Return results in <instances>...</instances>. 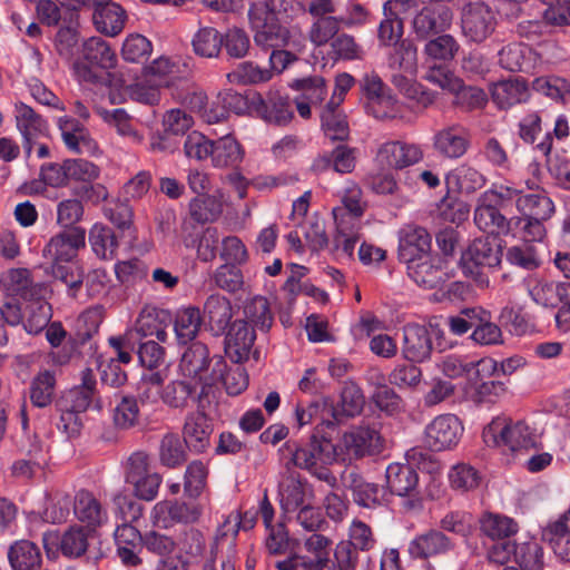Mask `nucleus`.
<instances>
[{
    "instance_id": "obj_1",
    "label": "nucleus",
    "mask_w": 570,
    "mask_h": 570,
    "mask_svg": "<svg viewBox=\"0 0 570 570\" xmlns=\"http://www.w3.org/2000/svg\"><path fill=\"white\" fill-rule=\"evenodd\" d=\"M285 448L291 454L289 463L294 466L308 471L331 487L336 483V478L326 468L337 461L334 443L318 430L304 442H286Z\"/></svg>"
},
{
    "instance_id": "obj_2",
    "label": "nucleus",
    "mask_w": 570,
    "mask_h": 570,
    "mask_svg": "<svg viewBox=\"0 0 570 570\" xmlns=\"http://www.w3.org/2000/svg\"><path fill=\"white\" fill-rule=\"evenodd\" d=\"M502 261V249L494 238H475L462 253L459 265L463 274L473 279L479 288H488L490 279L487 271L498 267Z\"/></svg>"
},
{
    "instance_id": "obj_3",
    "label": "nucleus",
    "mask_w": 570,
    "mask_h": 570,
    "mask_svg": "<svg viewBox=\"0 0 570 570\" xmlns=\"http://www.w3.org/2000/svg\"><path fill=\"white\" fill-rule=\"evenodd\" d=\"M116 55L100 37H91L81 48V59L75 62V71L82 81L111 85L112 75L108 69L115 67Z\"/></svg>"
},
{
    "instance_id": "obj_4",
    "label": "nucleus",
    "mask_w": 570,
    "mask_h": 570,
    "mask_svg": "<svg viewBox=\"0 0 570 570\" xmlns=\"http://www.w3.org/2000/svg\"><path fill=\"white\" fill-rule=\"evenodd\" d=\"M334 448L337 461L351 463L380 454L384 449V438L377 424L361 423L345 431Z\"/></svg>"
},
{
    "instance_id": "obj_5",
    "label": "nucleus",
    "mask_w": 570,
    "mask_h": 570,
    "mask_svg": "<svg viewBox=\"0 0 570 570\" xmlns=\"http://www.w3.org/2000/svg\"><path fill=\"white\" fill-rule=\"evenodd\" d=\"M484 443L491 448H507L512 453L533 448L535 434L524 422H508L505 417H494L482 432Z\"/></svg>"
},
{
    "instance_id": "obj_6",
    "label": "nucleus",
    "mask_w": 570,
    "mask_h": 570,
    "mask_svg": "<svg viewBox=\"0 0 570 570\" xmlns=\"http://www.w3.org/2000/svg\"><path fill=\"white\" fill-rule=\"evenodd\" d=\"M262 4H252L248 10L254 43L264 51L285 47H299L301 39L296 38L288 28L278 23L277 19L267 18Z\"/></svg>"
},
{
    "instance_id": "obj_7",
    "label": "nucleus",
    "mask_w": 570,
    "mask_h": 570,
    "mask_svg": "<svg viewBox=\"0 0 570 570\" xmlns=\"http://www.w3.org/2000/svg\"><path fill=\"white\" fill-rule=\"evenodd\" d=\"M203 514V507L196 500H163L150 511V522L159 529H170L176 524L196 523Z\"/></svg>"
},
{
    "instance_id": "obj_8",
    "label": "nucleus",
    "mask_w": 570,
    "mask_h": 570,
    "mask_svg": "<svg viewBox=\"0 0 570 570\" xmlns=\"http://www.w3.org/2000/svg\"><path fill=\"white\" fill-rule=\"evenodd\" d=\"M453 10L443 3H429L415 12L411 29L417 40L446 32L453 24Z\"/></svg>"
},
{
    "instance_id": "obj_9",
    "label": "nucleus",
    "mask_w": 570,
    "mask_h": 570,
    "mask_svg": "<svg viewBox=\"0 0 570 570\" xmlns=\"http://www.w3.org/2000/svg\"><path fill=\"white\" fill-rule=\"evenodd\" d=\"M204 394L205 386H202L197 396V410L186 415L181 431L185 445L194 453H203L209 448L214 431L213 422L205 413Z\"/></svg>"
},
{
    "instance_id": "obj_10",
    "label": "nucleus",
    "mask_w": 570,
    "mask_h": 570,
    "mask_svg": "<svg viewBox=\"0 0 570 570\" xmlns=\"http://www.w3.org/2000/svg\"><path fill=\"white\" fill-rule=\"evenodd\" d=\"M463 430V425L456 415H438L425 426V445L432 451L451 450L459 443Z\"/></svg>"
},
{
    "instance_id": "obj_11",
    "label": "nucleus",
    "mask_w": 570,
    "mask_h": 570,
    "mask_svg": "<svg viewBox=\"0 0 570 570\" xmlns=\"http://www.w3.org/2000/svg\"><path fill=\"white\" fill-rule=\"evenodd\" d=\"M73 6L92 9V21L96 29L106 36L120 33L127 19L126 11L111 0H70Z\"/></svg>"
},
{
    "instance_id": "obj_12",
    "label": "nucleus",
    "mask_w": 570,
    "mask_h": 570,
    "mask_svg": "<svg viewBox=\"0 0 570 570\" xmlns=\"http://www.w3.org/2000/svg\"><path fill=\"white\" fill-rule=\"evenodd\" d=\"M463 35L473 42H482L494 30L495 17L484 2H471L462 11Z\"/></svg>"
},
{
    "instance_id": "obj_13",
    "label": "nucleus",
    "mask_w": 570,
    "mask_h": 570,
    "mask_svg": "<svg viewBox=\"0 0 570 570\" xmlns=\"http://www.w3.org/2000/svg\"><path fill=\"white\" fill-rule=\"evenodd\" d=\"M17 128L22 137V147L26 157L29 158L36 142L47 138L49 127L47 121L28 105L20 102L16 105Z\"/></svg>"
},
{
    "instance_id": "obj_14",
    "label": "nucleus",
    "mask_w": 570,
    "mask_h": 570,
    "mask_svg": "<svg viewBox=\"0 0 570 570\" xmlns=\"http://www.w3.org/2000/svg\"><path fill=\"white\" fill-rule=\"evenodd\" d=\"M85 229L70 228L51 237L42 254L49 263L69 262L76 258L78 250L85 247Z\"/></svg>"
},
{
    "instance_id": "obj_15",
    "label": "nucleus",
    "mask_w": 570,
    "mask_h": 570,
    "mask_svg": "<svg viewBox=\"0 0 570 570\" xmlns=\"http://www.w3.org/2000/svg\"><path fill=\"white\" fill-rule=\"evenodd\" d=\"M423 153L419 146L402 141H387L381 145L376 161L383 169H402L419 163Z\"/></svg>"
},
{
    "instance_id": "obj_16",
    "label": "nucleus",
    "mask_w": 570,
    "mask_h": 570,
    "mask_svg": "<svg viewBox=\"0 0 570 570\" xmlns=\"http://www.w3.org/2000/svg\"><path fill=\"white\" fill-rule=\"evenodd\" d=\"M116 552L125 567H138L142 563L139 552L144 548V533L132 524L120 523L114 531Z\"/></svg>"
},
{
    "instance_id": "obj_17",
    "label": "nucleus",
    "mask_w": 570,
    "mask_h": 570,
    "mask_svg": "<svg viewBox=\"0 0 570 570\" xmlns=\"http://www.w3.org/2000/svg\"><path fill=\"white\" fill-rule=\"evenodd\" d=\"M252 112L269 124L286 125L293 118L289 101L277 92H269L264 98L259 92H253Z\"/></svg>"
},
{
    "instance_id": "obj_18",
    "label": "nucleus",
    "mask_w": 570,
    "mask_h": 570,
    "mask_svg": "<svg viewBox=\"0 0 570 570\" xmlns=\"http://www.w3.org/2000/svg\"><path fill=\"white\" fill-rule=\"evenodd\" d=\"M454 549V542L441 530H429L410 541L409 554L414 559L445 556Z\"/></svg>"
},
{
    "instance_id": "obj_19",
    "label": "nucleus",
    "mask_w": 570,
    "mask_h": 570,
    "mask_svg": "<svg viewBox=\"0 0 570 570\" xmlns=\"http://www.w3.org/2000/svg\"><path fill=\"white\" fill-rule=\"evenodd\" d=\"M433 350L432 337L425 325L411 323L403 327V356L421 363L430 358Z\"/></svg>"
},
{
    "instance_id": "obj_20",
    "label": "nucleus",
    "mask_w": 570,
    "mask_h": 570,
    "mask_svg": "<svg viewBox=\"0 0 570 570\" xmlns=\"http://www.w3.org/2000/svg\"><path fill=\"white\" fill-rule=\"evenodd\" d=\"M431 235L421 226L406 225L399 232V259L411 262L413 258L430 254Z\"/></svg>"
},
{
    "instance_id": "obj_21",
    "label": "nucleus",
    "mask_w": 570,
    "mask_h": 570,
    "mask_svg": "<svg viewBox=\"0 0 570 570\" xmlns=\"http://www.w3.org/2000/svg\"><path fill=\"white\" fill-rule=\"evenodd\" d=\"M256 335L246 321H235L226 337L225 352L234 363H242L249 357Z\"/></svg>"
},
{
    "instance_id": "obj_22",
    "label": "nucleus",
    "mask_w": 570,
    "mask_h": 570,
    "mask_svg": "<svg viewBox=\"0 0 570 570\" xmlns=\"http://www.w3.org/2000/svg\"><path fill=\"white\" fill-rule=\"evenodd\" d=\"M96 377L91 368L81 371V384L68 390L58 403L59 409L83 413L90 406L96 392Z\"/></svg>"
},
{
    "instance_id": "obj_23",
    "label": "nucleus",
    "mask_w": 570,
    "mask_h": 570,
    "mask_svg": "<svg viewBox=\"0 0 570 570\" xmlns=\"http://www.w3.org/2000/svg\"><path fill=\"white\" fill-rule=\"evenodd\" d=\"M532 193L520 195L517 198V209L522 217H534L537 219H549L554 213V204L543 189H540L534 181H527Z\"/></svg>"
},
{
    "instance_id": "obj_24",
    "label": "nucleus",
    "mask_w": 570,
    "mask_h": 570,
    "mask_svg": "<svg viewBox=\"0 0 570 570\" xmlns=\"http://www.w3.org/2000/svg\"><path fill=\"white\" fill-rule=\"evenodd\" d=\"M210 361L208 347L202 342H195L183 353L178 370L184 377L206 382Z\"/></svg>"
},
{
    "instance_id": "obj_25",
    "label": "nucleus",
    "mask_w": 570,
    "mask_h": 570,
    "mask_svg": "<svg viewBox=\"0 0 570 570\" xmlns=\"http://www.w3.org/2000/svg\"><path fill=\"white\" fill-rule=\"evenodd\" d=\"M470 146V134L462 125L453 124L434 136L435 149L445 157L460 158Z\"/></svg>"
},
{
    "instance_id": "obj_26",
    "label": "nucleus",
    "mask_w": 570,
    "mask_h": 570,
    "mask_svg": "<svg viewBox=\"0 0 570 570\" xmlns=\"http://www.w3.org/2000/svg\"><path fill=\"white\" fill-rule=\"evenodd\" d=\"M474 223L480 230L488 234L508 235L513 230V219H507L493 203L479 198L474 210Z\"/></svg>"
},
{
    "instance_id": "obj_27",
    "label": "nucleus",
    "mask_w": 570,
    "mask_h": 570,
    "mask_svg": "<svg viewBox=\"0 0 570 570\" xmlns=\"http://www.w3.org/2000/svg\"><path fill=\"white\" fill-rule=\"evenodd\" d=\"M342 483L352 492L353 500L357 505L373 509L381 504L379 485L366 482L355 470L345 472L342 475Z\"/></svg>"
},
{
    "instance_id": "obj_28",
    "label": "nucleus",
    "mask_w": 570,
    "mask_h": 570,
    "mask_svg": "<svg viewBox=\"0 0 570 570\" xmlns=\"http://www.w3.org/2000/svg\"><path fill=\"white\" fill-rule=\"evenodd\" d=\"M386 487L399 497H414L419 483L416 471L409 464L391 463L386 468Z\"/></svg>"
},
{
    "instance_id": "obj_29",
    "label": "nucleus",
    "mask_w": 570,
    "mask_h": 570,
    "mask_svg": "<svg viewBox=\"0 0 570 570\" xmlns=\"http://www.w3.org/2000/svg\"><path fill=\"white\" fill-rule=\"evenodd\" d=\"M436 262L438 259L429 254L404 263L411 279L425 288H434L443 282V272Z\"/></svg>"
},
{
    "instance_id": "obj_30",
    "label": "nucleus",
    "mask_w": 570,
    "mask_h": 570,
    "mask_svg": "<svg viewBox=\"0 0 570 570\" xmlns=\"http://www.w3.org/2000/svg\"><path fill=\"white\" fill-rule=\"evenodd\" d=\"M500 66L511 72H529L535 63V53L524 43H509L499 51Z\"/></svg>"
},
{
    "instance_id": "obj_31",
    "label": "nucleus",
    "mask_w": 570,
    "mask_h": 570,
    "mask_svg": "<svg viewBox=\"0 0 570 570\" xmlns=\"http://www.w3.org/2000/svg\"><path fill=\"white\" fill-rule=\"evenodd\" d=\"M8 560L12 570H39L42 554L35 542L18 540L9 547Z\"/></svg>"
},
{
    "instance_id": "obj_32",
    "label": "nucleus",
    "mask_w": 570,
    "mask_h": 570,
    "mask_svg": "<svg viewBox=\"0 0 570 570\" xmlns=\"http://www.w3.org/2000/svg\"><path fill=\"white\" fill-rule=\"evenodd\" d=\"M203 324L200 309L195 306L179 308L174 318V332L179 344H187L196 338Z\"/></svg>"
},
{
    "instance_id": "obj_33",
    "label": "nucleus",
    "mask_w": 570,
    "mask_h": 570,
    "mask_svg": "<svg viewBox=\"0 0 570 570\" xmlns=\"http://www.w3.org/2000/svg\"><path fill=\"white\" fill-rule=\"evenodd\" d=\"M73 509L76 517L91 528L100 527L108 520L107 511L89 491L77 493Z\"/></svg>"
},
{
    "instance_id": "obj_34",
    "label": "nucleus",
    "mask_w": 570,
    "mask_h": 570,
    "mask_svg": "<svg viewBox=\"0 0 570 570\" xmlns=\"http://www.w3.org/2000/svg\"><path fill=\"white\" fill-rule=\"evenodd\" d=\"M491 97L500 109H508L527 100L528 88L520 79L499 81L492 86Z\"/></svg>"
},
{
    "instance_id": "obj_35",
    "label": "nucleus",
    "mask_w": 570,
    "mask_h": 570,
    "mask_svg": "<svg viewBox=\"0 0 570 570\" xmlns=\"http://www.w3.org/2000/svg\"><path fill=\"white\" fill-rule=\"evenodd\" d=\"M112 423L118 430H130L140 422V409L134 395H116L111 409Z\"/></svg>"
},
{
    "instance_id": "obj_36",
    "label": "nucleus",
    "mask_w": 570,
    "mask_h": 570,
    "mask_svg": "<svg viewBox=\"0 0 570 570\" xmlns=\"http://www.w3.org/2000/svg\"><path fill=\"white\" fill-rule=\"evenodd\" d=\"M204 313L209 326L215 334L224 333L233 317L232 305L225 296L210 295L204 304Z\"/></svg>"
},
{
    "instance_id": "obj_37",
    "label": "nucleus",
    "mask_w": 570,
    "mask_h": 570,
    "mask_svg": "<svg viewBox=\"0 0 570 570\" xmlns=\"http://www.w3.org/2000/svg\"><path fill=\"white\" fill-rule=\"evenodd\" d=\"M58 127L61 138L67 148L73 153L81 154L91 145V138L87 129L76 119L71 117H60Z\"/></svg>"
},
{
    "instance_id": "obj_38",
    "label": "nucleus",
    "mask_w": 570,
    "mask_h": 570,
    "mask_svg": "<svg viewBox=\"0 0 570 570\" xmlns=\"http://www.w3.org/2000/svg\"><path fill=\"white\" fill-rule=\"evenodd\" d=\"M210 157L214 167H234L242 161L243 150L235 138L225 136L213 141Z\"/></svg>"
},
{
    "instance_id": "obj_39",
    "label": "nucleus",
    "mask_w": 570,
    "mask_h": 570,
    "mask_svg": "<svg viewBox=\"0 0 570 570\" xmlns=\"http://www.w3.org/2000/svg\"><path fill=\"white\" fill-rule=\"evenodd\" d=\"M306 484L294 474H289L279 482V502L285 513L295 512L305 505Z\"/></svg>"
},
{
    "instance_id": "obj_40",
    "label": "nucleus",
    "mask_w": 570,
    "mask_h": 570,
    "mask_svg": "<svg viewBox=\"0 0 570 570\" xmlns=\"http://www.w3.org/2000/svg\"><path fill=\"white\" fill-rule=\"evenodd\" d=\"M460 50L456 39L449 33H440L426 40L423 55L433 61H450Z\"/></svg>"
},
{
    "instance_id": "obj_41",
    "label": "nucleus",
    "mask_w": 570,
    "mask_h": 570,
    "mask_svg": "<svg viewBox=\"0 0 570 570\" xmlns=\"http://www.w3.org/2000/svg\"><path fill=\"white\" fill-rule=\"evenodd\" d=\"M222 213L223 203L215 195H200L193 198L189 203V215L199 224L215 222Z\"/></svg>"
},
{
    "instance_id": "obj_42",
    "label": "nucleus",
    "mask_w": 570,
    "mask_h": 570,
    "mask_svg": "<svg viewBox=\"0 0 570 570\" xmlns=\"http://www.w3.org/2000/svg\"><path fill=\"white\" fill-rule=\"evenodd\" d=\"M220 237L217 228L207 227L199 236H187L184 244L187 248H196L197 257L207 263L216 257Z\"/></svg>"
},
{
    "instance_id": "obj_43",
    "label": "nucleus",
    "mask_w": 570,
    "mask_h": 570,
    "mask_svg": "<svg viewBox=\"0 0 570 570\" xmlns=\"http://www.w3.org/2000/svg\"><path fill=\"white\" fill-rule=\"evenodd\" d=\"M197 393V383L187 382L185 380H176L169 382L161 391L160 397L163 402L173 409H184L188 401Z\"/></svg>"
},
{
    "instance_id": "obj_44",
    "label": "nucleus",
    "mask_w": 570,
    "mask_h": 570,
    "mask_svg": "<svg viewBox=\"0 0 570 570\" xmlns=\"http://www.w3.org/2000/svg\"><path fill=\"white\" fill-rule=\"evenodd\" d=\"M52 276L65 283L68 287L69 296L76 298L78 291L83 284V273L78 263L72 259L69 262H51Z\"/></svg>"
},
{
    "instance_id": "obj_45",
    "label": "nucleus",
    "mask_w": 570,
    "mask_h": 570,
    "mask_svg": "<svg viewBox=\"0 0 570 570\" xmlns=\"http://www.w3.org/2000/svg\"><path fill=\"white\" fill-rule=\"evenodd\" d=\"M561 282L535 278L529 283V295L535 304L543 307H556L561 303Z\"/></svg>"
},
{
    "instance_id": "obj_46",
    "label": "nucleus",
    "mask_w": 570,
    "mask_h": 570,
    "mask_svg": "<svg viewBox=\"0 0 570 570\" xmlns=\"http://www.w3.org/2000/svg\"><path fill=\"white\" fill-rule=\"evenodd\" d=\"M389 67L414 76L417 69V48L410 40L396 43L389 56Z\"/></svg>"
},
{
    "instance_id": "obj_47",
    "label": "nucleus",
    "mask_w": 570,
    "mask_h": 570,
    "mask_svg": "<svg viewBox=\"0 0 570 570\" xmlns=\"http://www.w3.org/2000/svg\"><path fill=\"white\" fill-rule=\"evenodd\" d=\"M191 45L197 56L216 58L223 47V36L215 28L203 27L194 35Z\"/></svg>"
},
{
    "instance_id": "obj_48",
    "label": "nucleus",
    "mask_w": 570,
    "mask_h": 570,
    "mask_svg": "<svg viewBox=\"0 0 570 570\" xmlns=\"http://www.w3.org/2000/svg\"><path fill=\"white\" fill-rule=\"evenodd\" d=\"M56 390V376L51 371H42L37 374L30 385V400L37 407H46L51 404Z\"/></svg>"
},
{
    "instance_id": "obj_49",
    "label": "nucleus",
    "mask_w": 570,
    "mask_h": 570,
    "mask_svg": "<svg viewBox=\"0 0 570 570\" xmlns=\"http://www.w3.org/2000/svg\"><path fill=\"white\" fill-rule=\"evenodd\" d=\"M51 318V307L47 302L32 301L26 306L23 314V327L29 334H39Z\"/></svg>"
},
{
    "instance_id": "obj_50",
    "label": "nucleus",
    "mask_w": 570,
    "mask_h": 570,
    "mask_svg": "<svg viewBox=\"0 0 570 570\" xmlns=\"http://www.w3.org/2000/svg\"><path fill=\"white\" fill-rule=\"evenodd\" d=\"M297 88L303 91L308 102H297V111L301 117L308 118L311 115V104H320L326 95L324 80L321 77H312L296 81Z\"/></svg>"
},
{
    "instance_id": "obj_51",
    "label": "nucleus",
    "mask_w": 570,
    "mask_h": 570,
    "mask_svg": "<svg viewBox=\"0 0 570 570\" xmlns=\"http://www.w3.org/2000/svg\"><path fill=\"white\" fill-rule=\"evenodd\" d=\"M480 523L481 531L493 540H505L518 531L517 523L505 515L487 513Z\"/></svg>"
},
{
    "instance_id": "obj_52",
    "label": "nucleus",
    "mask_w": 570,
    "mask_h": 570,
    "mask_svg": "<svg viewBox=\"0 0 570 570\" xmlns=\"http://www.w3.org/2000/svg\"><path fill=\"white\" fill-rule=\"evenodd\" d=\"M89 243L94 253L102 259L111 258L118 246L114 232L102 224H95L91 227Z\"/></svg>"
},
{
    "instance_id": "obj_53",
    "label": "nucleus",
    "mask_w": 570,
    "mask_h": 570,
    "mask_svg": "<svg viewBox=\"0 0 570 570\" xmlns=\"http://www.w3.org/2000/svg\"><path fill=\"white\" fill-rule=\"evenodd\" d=\"M337 107L333 102L327 104L321 115L322 128L331 140H345L350 132L348 124Z\"/></svg>"
},
{
    "instance_id": "obj_54",
    "label": "nucleus",
    "mask_w": 570,
    "mask_h": 570,
    "mask_svg": "<svg viewBox=\"0 0 570 570\" xmlns=\"http://www.w3.org/2000/svg\"><path fill=\"white\" fill-rule=\"evenodd\" d=\"M185 446L178 434L167 433L160 441V462L168 468L181 465L187 460Z\"/></svg>"
},
{
    "instance_id": "obj_55",
    "label": "nucleus",
    "mask_w": 570,
    "mask_h": 570,
    "mask_svg": "<svg viewBox=\"0 0 570 570\" xmlns=\"http://www.w3.org/2000/svg\"><path fill=\"white\" fill-rule=\"evenodd\" d=\"M307 554L301 556L302 566L307 562H330L332 540L321 533H312L303 542Z\"/></svg>"
},
{
    "instance_id": "obj_56",
    "label": "nucleus",
    "mask_w": 570,
    "mask_h": 570,
    "mask_svg": "<svg viewBox=\"0 0 570 570\" xmlns=\"http://www.w3.org/2000/svg\"><path fill=\"white\" fill-rule=\"evenodd\" d=\"M364 395L361 389L355 384L346 385L341 394V411L335 407H330L328 412L332 413L335 421H341V414L345 416H355L363 410Z\"/></svg>"
},
{
    "instance_id": "obj_57",
    "label": "nucleus",
    "mask_w": 570,
    "mask_h": 570,
    "mask_svg": "<svg viewBox=\"0 0 570 570\" xmlns=\"http://www.w3.org/2000/svg\"><path fill=\"white\" fill-rule=\"evenodd\" d=\"M244 313L247 321L259 331L267 332L273 324L268 301L263 296H256L247 302Z\"/></svg>"
},
{
    "instance_id": "obj_58",
    "label": "nucleus",
    "mask_w": 570,
    "mask_h": 570,
    "mask_svg": "<svg viewBox=\"0 0 570 570\" xmlns=\"http://www.w3.org/2000/svg\"><path fill=\"white\" fill-rule=\"evenodd\" d=\"M144 548L165 561L176 552L177 542L171 535L157 530H149L144 533Z\"/></svg>"
},
{
    "instance_id": "obj_59",
    "label": "nucleus",
    "mask_w": 570,
    "mask_h": 570,
    "mask_svg": "<svg viewBox=\"0 0 570 570\" xmlns=\"http://www.w3.org/2000/svg\"><path fill=\"white\" fill-rule=\"evenodd\" d=\"M95 110L105 122L116 127L119 135L131 137L137 142L142 141V136L131 126L130 116L125 109L108 110L102 107H96Z\"/></svg>"
},
{
    "instance_id": "obj_60",
    "label": "nucleus",
    "mask_w": 570,
    "mask_h": 570,
    "mask_svg": "<svg viewBox=\"0 0 570 570\" xmlns=\"http://www.w3.org/2000/svg\"><path fill=\"white\" fill-rule=\"evenodd\" d=\"M60 551L68 558L81 557L88 548V531L83 527L72 525L61 537Z\"/></svg>"
},
{
    "instance_id": "obj_61",
    "label": "nucleus",
    "mask_w": 570,
    "mask_h": 570,
    "mask_svg": "<svg viewBox=\"0 0 570 570\" xmlns=\"http://www.w3.org/2000/svg\"><path fill=\"white\" fill-rule=\"evenodd\" d=\"M207 475V466L202 461L190 462L184 475L185 495L190 500H196L206 487Z\"/></svg>"
},
{
    "instance_id": "obj_62",
    "label": "nucleus",
    "mask_w": 570,
    "mask_h": 570,
    "mask_svg": "<svg viewBox=\"0 0 570 570\" xmlns=\"http://www.w3.org/2000/svg\"><path fill=\"white\" fill-rule=\"evenodd\" d=\"M452 94L454 95L453 104L465 111L482 109L488 104V95L483 89L464 86L461 79L460 88Z\"/></svg>"
},
{
    "instance_id": "obj_63",
    "label": "nucleus",
    "mask_w": 570,
    "mask_h": 570,
    "mask_svg": "<svg viewBox=\"0 0 570 570\" xmlns=\"http://www.w3.org/2000/svg\"><path fill=\"white\" fill-rule=\"evenodd\" d=\"M153 51L151 42L141 35H130L124 41L121 48L122 58L126 61L144 63Z\"/></svg>"
},
{
    "instance_id": "obj_64",
    "label": "nucleus",
    "mask_w": 570,
    "mask_h": 570,
    "mask_svg": "<svg viewBox=\"0 0 570 570\" xmlns=\"http://www.w3.org/2000/svg\"><path fill=\"white\" fill-rule=\"evenodd\" d=\"M513 558L522 570L543 569V551L538 542L529 541L518 544Z\"/></svg>"
}]
</instances>
